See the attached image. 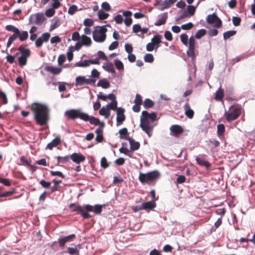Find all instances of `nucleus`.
Segmentation results:
<instances>
[{"instance_id":"obj_1","label":"nucleus","mask_w":255,"mask_h":255,"mask_svg":"<svg viewBox=\"0 0 255 255\" xmlns=\"http://www.w3.org/2000/svg\"><path fill=\"white\" fill-rule=\"evenodd\" d=\"M31 110L36 123L41 126L46 125L49 120V110L44 104L34 103L31 105Z\"/></svg>"},{"instance_id":"obj_2","label":"nucleus","mask_w":255,"mask_h":255,"mask_svg":"<svg viewBox=\"0 0 255 255\" xmlns=\"http://www.w3.org/2000/svg\"><path fill=\"white\" fill-rule=\"evenodd\" d=\"M156 119V115L155 113L149 114L147 111H142L140 119V127L149 137L151 136L153 128L156 125L154 124Z\"/></svg>"},{"instance_id":"obj_3","label":"nucleus","mask_w":255,"mask_h":255,"mask_svg":"<svg viewBox=\"0 0 255 255\" xmlns=\"http://www.w3.org/2000/svg\"><path fill=\"white\" fill-rule=\"evenodd\" d=\"M106 26H110L109 24L97 27L93 32V38L97 42H103L106 38Z\"/></svg>"},{"instance_id":"obj_4","label":"nucleus","mask_w":255,"mask_h":255,"mask_svg":"<svg viewBox=\"0 0 255 255\" xmlns=\"http://www.w3.org/2000/svg\"><path fill=\"white\" fill-rule=\"evenodd\" d=\"M159 175L160 174L158 171H153L145 174L140 173L138 178L141 183H146L150 184L151 182L156 180Z\"/></svg>"},{"instance_id":"obj_5","label":"nucleus","mask_w":255,"mask_h":255,"mask_svg":"<svg viewBox=\"0 0 255 255\" xmlns=\"http://www.w3.org/2000/svg\"><path fill=\"white\" fill-rule=\"evenodd\" d=\"M241 108L235 106H232L230 107L228 112H226L225 116L227 121L231 122L237 119L241 115Z\"/></svg>"},{"instance_id":"obj_6","label":"nucleus","mask_w":255,"mask_h":255,"mask_svg":"<svg viewBox=\"0 0 255 255\" xmlns=\"http://www.w3.org/2000/svg\"><path fill=\"white\" fill-rule=\"evenodd\" d=\"M85 113L83 112L80 109H71L67 110L64 115L69 120H75L79 118L84 120Z\"/></svg>"},{"instance_id":"obj_7","label":"nucleus","mask_w":255,"mask_h":255,"mask_svg":"<svg viewBox=\"0 0 255 255\" xmlns=\"http://www.w3.org/2000/svg\"><path fill=\"white\" fill-rule=\"evenodd\" d=\"M45 18L43 13L37 12L31 14L28 19V24H34L41 25L44 21Z\"/></svg>"},{"instance_id":"obj_8","label":"nucleus","mask_w":255,"mask_h":255,"mask_svg":"<svg viewBox=\"0 0 255 255\" xmlns=\"http://www.w3.org/2000/svg\"><path fill=\"white\" fill-rule=\"evenodd\" d=\"M96 80L94 79L86 78L85 76H79L75 79V85L76 86H82L85 84L94 85Z\"/></svg>"},{"instance_id":"obj_9","label":"nucleus","mask_w":255,"mask_h":255,"mask_svg":"<svg viewBox=\"0 0 255 255\" xmlns=\"http://www.w3.org/2000/svg\"><path fill=\"white\" fill-rule=\"evenodd\" d=\"M195 40L193 36H191L189 39L188 42V49L187 51V55L189 57H192V59H194L196 57L195 53Z\"/></svg>"},{"instance_id":"obj_10","label":"nucleus","mask_w":255,"mask_h":255,"mask_svg":"<svg viewBox=\"0 0 255 255\" xmlns=\"http://www.w3.org/2000/svg\"><path fill=\"white\" fill-rule=\"evenodd\" d=\"M206 21L208 23L215 24V26L220 27L222 24L221 19L217 16L215 13L209 14L206 18Z\"/></svg>"},{"instance_id":"obj_11","label":"nucleus","mask_w":255,"mask_h":255,"mask_svg":"<svg viewBox=\"0 0 255 255\" xmlns=\"http://www.w3.org/2000/svg\"><path fill=\"white\" fill-rule=\"evenodd\" d=\"M105 205L97 204L93 206L87 204L84 205V208L87 212H93L95 215H99L102 212V208Z\"/></svg>"},{"instance_id":"obj_12","label":"nucleus","mask_w":255,"mask_h":255,"mask_svg":"<svg viewBox=\"0 0 255 255\" xmlns=\"http://www.w3.org/2000/svg\"><path fill=\"white\" fill-rule=\"evenodd\" d=\"M124 109L121 107L117 108L116 118L117 126L121 125L125 120V116L124 115Z\"/></svg>"},{"instance_id":"obj_13","label":"nucleus","mask_w":255,"mask_h":255,"mask_svg":"<svg viewBox=\"0 0 255 255\" xmlns=\"http://www.w3.org/2000/svg\"><path fill=\"white\" fill-rule=\"evenodd\" d=\"M70 155V159L76 164H80L86 159L85 157L80 153L74 152Z\"/></svg>"},{"instance_id":"obj_14","label":"nucleus","mask_w":255,"mask_h":255,"mask_svg":"<svg viewBox=\"0 0 255 255\" xmlns=\"http://www.w3.org/2000/svg\"><path fill=\"white\" fill-rule=\"evenodd\" d=\"M176 1L177 0H164L159 2L157 4V6L159 10H163L164 9L171 6V5Z\"/></svg>"},{"instance_id":"obj_15","label":"nucleus","mask_w":255,"mask_h":255,"mask_svg":"<svg viewBox=\"0 0 255 255\" xmlns=\"http://www.w3.org/2000/svg\"><path fill=\"white\" fill-rule=\"evenodd\" d=\"M75 234H71L63 238H59L58 242L59 244V246L60 247H63L66 243L72 241L75 238Z\"/></svg>"},{"instance_id":"obj_16","label":"nucleus","mask_w":255,"mask_h":255,"mask_svg":"<svg viewBox=\"0 0 255 255\" xmlns=\"http://www.w3.org/2000/svg\"><path fill=\"white\" fill-rule=\"evenodd\" d=\"M84 121L85 122H89V123L95 126H98L100 124V120L92 116H89L87 113H85Z\"/></svg>"},{"instance_id":"obj_17","label":"nucleus","mask_w":255,"mask_h":255,"mask_svg":"<svg viewBox=\"0 0 255 255\" xmlns=\"http://www.w3.org/2000/svg\"><path fill=\"white\" fill-rule=\"evenodd\" d=\"M171 134L174 136H178L179 134L182 133L183 128L178 125H172L170 128Z\"/></svg>"},{"instance_id":"obj_18","label":"nucleus","mask_w":255,"mask_h":255,"mask_svg":"<svg viewBox=\"0 0 255 255\" xmlns=\"http://www.w3.org/2000/svg\"><path fill=\"white\" fill-rule=\"evenodd\" d=\"M131 15L132 12L129 10H126L123 13V15L125 17L124 19L125 24L127 26H130L132 23Z\"/></svg>"},{"instance_id":"obj_19","label":"nucleus","mask_w":255,"mask_h":255,"mask_svg":"<svg viewBox=\"0 0 255 255\" xmlns=\"http://www.w3.org/2000/svg\"><path fill=\"white\" fill-rule=\"evenodd\" d=\"M45 70L54 75H58L62 71V68L60 67H55L53 66H46Z\"/></svg>"},{"instance_id":"obj_20","label":"nucleus","mask_w":255,"mask_h":255,"mask_svg":"<svg viewBox=\"0 0 255 255\" xmlns=\"http://www.w3.org/2000/svg\"><path fill=\"white\" fill-rule=\"evenodd\" d=\"M20 55L25 59H27L30 55V51L29 49L25 48L22 45H21L18 48Z\"/></svg>"},{"instance_id":"obj_21","label":"nucleus","mask_w":255,"mask_h":255,"mask_svg":"<svg viewBox=\"0 0 255 255\" xmlns=\"http://www.w3.org/2000/svg\"><path fill=\"white\" fill-rule=\"evenodd\" d=\"M81 247V246L80 244L77 245L75 248L68 247L66 252L70 255H79V250Z\"/></svg>"},{"instance_id":"obj_22","label":"nucleus","mask_w":255,"mask_h":255,"mask_svg":"<svg viewBox=\"0 0 255 255\" xmlns=\"http://www.w3.org/2000/svg\"><path fill=\"white\" fill-rule=\"evenodd\" d=\"M185 115L189 119H192L194 116V111L190 108L189 104L187 102L183 107Z\"/></svg>"},{"instance_id":"obj_23","label":"nucleus","mask_w":255,"mask_h":255,"mask_svg":"<svg viewBox=\"0 0 255 255\" xmlns=\"http://www.w3.org/2000/svg\"><path fill=\"white\" fill-rule=\"evenodd\" d=\"M162 36L160 35L156 34L151 39V41L154 44L155 50H156L158 47H160V43H161Z\"/></svg>"},{"instance_id":"obj_24","label":"nucleus","mask_w":255,"mask_h":255,"mask_svg":"<svg viewBox=\"0 0 255 255\" xmlns=\"http://www.w3.org/2000/svg\"><path fill=\"white\" fill-rule=\"evenodd\" d=\"M102 67L105 70L108 72L111 73L112 74H115L116 73L114 65L111 62H107L104 63Z\"/></svg>"},{"instance_id":"obj_25","label":"nucleus","mask_w":255,"mask_h":255,"mask_svg":"<svg viewBox=\"0 0 255 255\" xmlns=\"http://www.w3.org/2000/svg\"><path fill=\"white\" fill-rule=\"evenodd\" d=\"M167 18V13L164 12L160 15V18L157 20L155 23L154 25L156 26H160L165 23Z\"/></svg>"},{"instance_id":"obj_26","label":"nucleus","mask_w":255,"mask_h":255,"mask_svg":"<svg viewBox=\"0 0 255 255\" xmlns=\"http://www.w3.org/2000/svg\"><path fill=\"white\" fill-rule=\"evenodd\" d=\"M143 210H152L155 207L156 204L153 201L144 202L141 204Z\"/></svg>"},{"instance_id":"obj_27","label":"nucleus","mask_w":255,"mask_h":255,"mask_svg":"<svg viewBox=\"0 0 255 255\" xmlns=\"http://www.w3.org/2000/svg\"><path fill=\"white\" fill-rule=\"evenodd\" d=\"M60 142V139L58 137H56L47 145L46 148L51 150L53 147L58 145Z\"/></svg>"},{"instance_id":"obj_28","label":"nucleus","mask_w":255,"mask_h":255,"mask_svg":"<svg viewBox=\"0 0 255 255\" xmlns=\"http://www.w3.org/2000/svg\"><path fill=\"white\" fill-rule=\"evenodd\" d=\"M196 161L199 165L205 166L207 169L211 166V164L208 161L204 160L198 156L196 157Z\"/></svg>"},{"instance_id":"obj_29","label":"nucleus","mask_w":255,"mask_h":255,"mask_svg":"<svg viewBox=\"0 0 255 255\" xmlns=\"http://www.w3.org/2000/svg\"><path fill=\"white\" fill-rule=\"evenodd\" d=\"M128 141H129L130 148L131 150H136L139 148L140 146L139 142L134 141V140L131 138H129Z\"/></svg>"},{"instance_id":"obj_30","label":"nucleus","mask_w":255,"mask_h":255,"mask_svg":"<svg viewBox=\"0 0 255 255\" xmlns=\"http://www.w3.org/2000/svg\"><path fill=\"white\" fill-rule=\"evenodd\" d=\"M81 42L82 45H86L87 46H90L91 44V39L90 37H88L85 34H83L81 36Z\"/></svg>"},{"instance_id":"obj_31","label":"nucleus","mask_w":255,"mask_h":255,"mask_svg":"<svg viewBox=\"0 0 255 255\" xmlns=\"http://www.w3.org/2000/svg\"><path fill=\"white\" fill-rule=\"evenodd\" d=\"M103 129H101V128H98L95 132L97 134L96 137L95 138V140L97 142H101L103 140Z\"/></svg>"},{"instance_id":"obj_32","label":"nucleus","mask_w":255,"mask_h":255,"mask_svg":"<svg viewBox=\"0 0 255 255\" xmlns=\"http://www.w3.org/2000/svg\"><path fill=\"white\" fill-rule=\"evenodd\" d=\"M97 86L104 89H107L110 87V84L106 79H103L99 81Z\"/></svg>"},{"instance_id":"obj_33","label":"nucleus","mask_w":255,"mask_h":255,"mask_svg":"<svg viewBox=\"0 0 255 255\" xmlns=\"http://www.w3.org/2000/svg\"><path fill=\"white\" fill-rule=\"evenodd\" d=\"M99 114L102 115L104 116L105 118L107 119L109 118L110 116V110L109 108L105 107H103L99 111Z\"/></svg>"},{"instance_id":"obj_34","label":"nucleus","mask_w":255,"mask_h":255,"mask_svg":"<svg viewBox=\"0 0 255 255\" xmlns=\"http://www.w3.org/2000/svg\"><path fill=\"white\" fill-rule=\"evenodd\" d=\"M119 133L120 134V138L128 140L129 138L131 137H129L128 135V130L126 128H123L119 130Z\"/></svg>"},{"instance_id":"obj_35","label":"nucleus","mask_w":255,"mask_h":255,"mask_svg":"<svg viewBox=\"0 0 255 255\" xmlns=\"http://www.w3.org/2000/svg\"><path fill=\"white\" fill-rule=\"evenodd\" d=\"M28 37V33L27 31H22L20 32L19 30L18 38L20 41H23L26 40Z\"/></svg>"},{"instance_id":"obj_36","label":"nucleus","mask_w":255,"mask_h":255,"mask_svg":"<svg viewBox=\"0 0 255 255\" xmlns=\"http://www.w3.org/2000/svg\"><path fill=\"white\" fill-rule=\"evenodd\" d=\"M224 96V90L220 87L216 92L215 99L217 101H221Z\"/></svg>"},{"instance_id":"obj_37","label":"nucleus","mask_w":255,"mask_h":255,"mask_svg":"<svg viewBox=\"0 0 255 255\" xmlns=\"http://www.w3.org/2000/svg\"><path fill=\"white\" fill-rule=\"evenodd\" d=\"M89 62L88 60H84L82 62H78L74 64V66L75 67H86L89 66Z\"/></svg>"},{"instance_id":"obj_38","label":"nucleus","mask_w":255,"mask_h":255,"mask_svg":"<svg viewBox=\"0 0 255 255\" xmlns=\"http://www.w3.org/2000/svg\"><path fill=\"white\" fill-rule=\"evenodd\" d=\"M236 34V30H229L223 33V37L224 40H227L230 38L231 36L235 35Z\"/></svg>"},{"instance_id":"obj_39","label":"nucleus","mask_w":255,"mask_h":255,"mask_svg":"<svg viewBox=\"0 0 255 255\" xmlns=\"http://www.w3.org/2000/svg\"><path fill=\"white\" fill-rule=\"evenodd\" d=\"M56 158L58 160V163H64L68 161L69 159L70 158V155H66L65 156H57Z\"/></svg>"},{"instance_id":"obj_40","label":"nucleus","mask_w":255,"mask_h":255,"mask_svg":"<svg viewBox=\"0 0 255 255\" xmlns=\"http://www.w3.org/2000/svg\"><path fill=\"white\" fill-rule=\"evenodd\" d=\"M114 64L116 68L119 70H123L124 69V64L122 62L118 59H116L114 60Z\"/></svg>"},{"instance_id":"obj_41","label":"nucleus","mask_w":255,"mask_h":255,"mask_svg":"<svg viewBox=\"0 0 255 255\" xmlns=\"http://www.w3.org/2000/svg\"><path fill=\"white\" fill-rule=\"evenodd\" d=\"M70 208L72 209V211L77 212V213L79 214L83 208V206L76 205L74 204H71L70 205Z\"/></svg>"},{"instance_id":"obj_42","label":"nucleus","mask_w":255,"mask_h":255,"mask_svg":"<svg viewBox=\"0 0 255 255\" xmlns=\"http://www.w3.org/2000/svg\"><path fill=\"white\" fill-rule=\"evenodd\" d=\"M5 29L13 33H19V29L12 25H7L5 26Z\"/></svg>"},{"instance_id":"obj_43","label":"nucleus","mask_w":255,"mask_h":255,"mask_svg":"<svg viewBox=\"0 0 255 255\" xmlns=\"http://www.w3.org/2000/svg\"><path fill=\"white\" fill-rule=\"evenodd\" d=\"M206 33V30L205 29H201L197 31L196 33L195 37L197 39H200L203 36H204Z\"/></svg>"},{"instance_id":"obj_44","label":"nucleus","mask_w":255,"mask_h":255,"mask_svg":"<svg viewBox=\"0 0 255 255\" xmlns=\"http://www.w3.org/2000/svg\"><path fill=\"white\" fill-rule=\"evenodd\" d=\"M109 14L108 13H106L102 10H100L98 11V17L100 19L103 20L107 18Z\"/></svg>"},{"instance_id":"obj_45","label":"nucleus","mask_w":255,"mask_h":255,"mask_svg":"<svg viewBox=\"0 0 255 255\" xmlns=\"http://www.w3.org/2000/svg\"><path fill=\"white\" fill-rule=\"evenodd\" d=\"M106 107L109 108L110 111L111 110H117V101H112L111 103L107 104Z\"/></svg>"},{"instance_id":"obj_46","label":"nucleus","mask_w":255,"mask_h":255,"mask_svg":"<svg viewBox=\"0 0 255 255\" xmlns=\"http://www.w3.org/2000/svg\"><path fill=\"white\" fill-rule=\"evenodd\" d=\"M144 60L146 62L151 63L154 60V57L151 54H146L144 56Z\"/></svg>"},{"instance_id":"obj_47","label":"nucleus","mask_w":255,"mask_h":255,"mask_svg":"<svg viewBox=\"0 0 255 255\" xmlns=\"http://www.w3.org/2000/svg\"><path fill=\"white\" fill-rule=\"evenodd\" d=\"M83 207L79 213L84 219H89L92 217V216L90 215L88 213Z\"/></svg>"},{"instance_id":"obj_48","label":"nucleus","mask_w":255,"mask_h":255,"mask_svg":"<svg viewBox=\"0 0 255 255\" xmlns=\"http://www.w3.org/2000/svg\"><path fill=\"white\" fill-rule=\"evenodd\" d=\"M154 105V103L152 101L149 99H146L144 101V106L146 108H151Z\"/></svg>"},{"instance_id":"obj_49","label":"nucleus","mask_w":255,"mask_h":255,"mask_svg":"<svg viewBox=\"0 0 255 255\" xmlns=\"http://www.w3.org/2000/svg\"><path fill=\"white\" fill-rule=\"evenodd\" d=\"M77 10V6L76 5H72L69 7L68 13L70 15H73Z\"/></svg>"},{"instance_id":"obj_50","label":"nucleus","mask_w":255,"mask_h":255,"mask_svg":"<svg viewBox=\"0 0 255 255\" xmlns=\"http://www.w3.org/2000/svg\"><path fill=\"white\" fill-rule=\"evenodd\" d=\"M180 39L184 45L188 46V37L186 34H182L180 35Z\"/></svg>"},{"instance_id":"obj_51","label":"nucleus","mask_w":255,"mask_h":255,"mask_svg":"<svg viewBox=\"0 0 255 255\" xmlns=\"http://www.w3.org/2000/svg\"><path fill=\"white\" fill-rule=\"evenodd\" d=\"M225 131V126L223 124H219L217 126V133L219 135H222Z\"/></svg>"},{"instance_id":"obj_52","label":"nucleus","mask_w":255,"mask_h":255,"mask_svg":"<svg viewBox=\"0 0 255 255\" xmlns=\"http://www.w3.org/2000/svg\"><path fill=\"white\" fill-rule=\"evenodd\" d=\"M56 8H53V7L52 6L51 8L46 10L45 15L49 17L52 16L55 14V9Z\"/></svg>"},{"instance_id":"obj_53","label":"nucleus","mask_w":255,"mask_h":255,"mask_svg":"<svg viewBox=\"0 0 255 255\" xmlns=\"http://www.w3.org/2000/svg\"><path fill=\"white\" fill-rule=\"evenodd\" d=\"M54 185L51 188V192H53L58 190V184L61 182V180H53Z\"/></svg>"},{"instance_id":"obj_54","label":"nucleus","mask_w":255,"mask_h":255,"mask_svg":"<svg viewBox=\"0 0 255 255\" xmlns=\"http://www.w3.org/2000/svg\"><path fill=\"white\" fill-rule=\"evenodd\" d=\"M18 63L21 67H23L27 63V59L20 55L18 57Z\"/></svg>"},{"instance_id":"obj_55","label":"nucleus","mask_w":255,"mask_h":255,"mask_svg":"<svg viewBox=\"0 0 255 255\" xmlns=\"http://www.w3.org/2000/svg\"><path fill=\"white\" fill-rule=\"evenodd\" d=\"M66 56L64 54H61L59 56L57 59L58 64L59 65L61 66L64 64L65 61Z\"/></svg>"},{"instance_id":"obj_56","label":"nucleus","mask_w":255,"mask_h":255,"mask_svg":"<svg viewBox=\"0 0 255 255\" xmlns=\"http://www.w3.org/2000/svg\"><path fill=\"white\" fill-rule=\"evenodd\" d=\"M193 27V24L191 22H188L181 25V28L183 30H189Z\"/></svg>"},{"instance_id":"obj_57","label":"nucleus","mask_w":255,"mask_h":255,"mask_svg":"<svg viewBox=\"0 0 255 255\" xmlns=\"http://www.w3.org/2000/svg\"><path fill=\"white\" fill-rule=\"evenodd\" d=\"M114 20L117 24H121L123 21V16L121 14H118L114 17Z\"/></svg>"},{"instance_id":"obj_58","label":"nucleus","mask_w":255,"mask_h":255,"mask_svg":"<svg viewBox=\"0 0 255 255\" xmlns=\"http://www.w3.org/2000/svg\"><path fill=\"white\" fill-rule=\"evenodd\" d=\"M83 23L86 26L90 27L93 25L94 22L90 18H86L84 20Z\"/></svg>"},{"instance_id":"obj_59","label":"nucleus","mask_w":255,"mask_h":255,"mask_svg":"<svg viewBox=\"0 0 255 255\" xmlns=\"http://www.w3.org/2000/svg\"><path fill=\"white\" fill-rule=\"evenodd\" d=\"M40 185L45 188H49L50 187L51 183L50 182L46 181L44 180H41L40 181Z\"/></svg>"},{"instance_id":"obj_60","label":"nucleus","mask_w":255,"mask_h":255,"mask_svg":"<svg viewBox=\"0 0 255 255\" xmlns=\"http://www.w3.org/2000/svg\"><path fill=\"white\" fill-rule=\"evenodd\" d=\"M101 165L103 168H107L109 166V164L107 161V159L105 157L102 158L101 160Z\"/></svg>"},{"instance_id":"obj_61","label":"nucleus","mask_w":255,"mask_h":255,"mask_svg":"<svg viewBox=\"0 0 255 255\" xmlns=\"http://www.w3.org/2000/svg\"><path fill=\"white\" fill-rule=\"evenodd\" d=\"M232 21L233 24L237 26L240 25L241 20L239 17L234 16L233 17Z\"/></svg>"},{"instance_id":"obj_62","label":"nucleus","mask_w":255,"mask_h":255,"mask_svg":"<svg viewBox=\"0 0 255 255\" xmlns=\"http://www.w3.org/2000/svg\"><path fill=\"white\" fill-rule=\"evenodd\" d=\"M134 103L136 105H141L142 104V98L140 95L136 94L134 101Z\"/></svg>"},{"instance_id":"obj_63","label":"nucleus","mask_w":255,"mask_h":255,"mask_svg":"<svg viewBox=\"0 0 255 255\" xmlns=\"http://www.w3.org/2000/svg\"><path fill=\"white\" fill-rule=\"evenodd\" d=\"M101 6L103 9H105V10L109 11L111 10V7L109 3L107 2H103L102 3Z\"/></svg>"},{"instance_id":"obj_64","label":"nucleus","mask_w":255,"mask_h":255,"mask_svg":"<svg viewBox=\"0 0 255 255\" xmlns=\"http://www.w3.org/2000/svg\"><path fill=\"white\" fill-rule=\"evenodd\" d=\"M188 12L190 15H193L195 11V7L193 5H188L187 8Z\"/></svg>"}]
</instances>
